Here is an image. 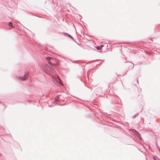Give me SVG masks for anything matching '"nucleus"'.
Masks as SVG:
<instances>
[{
  "instance_id": "f257e3e1",
  "label": "nucleus",
  "mask_w": 160,
  "mask_h": 160,
  "mask_svg": "<svg viewBox=\"0 0 160 160\" xmlns=\"http://www.w3.org/2000/svg\"><path fill=\"white\" fill-rule=\"evenodd\" d=\"M53 78V81L55 84L58 86H62V84L61 82L60 78L58 76L52 77Z\"/></svg>"
},
{
  "instance_id": "f03ea898",
  "label": "nucleus",
  "mask_w": 160,
  "mask_h": 160,
  "mask_svg": "<svg viewBox=\"0 0 160 160\" xmlns=\"http://www.w3.org/2000/svg\"><path fill=\"white\" fill-rule=\"evenodd\" d=\"M28 78V74H25L24 76L23 77L19 78L20 79L24 81L26 80V79Z\"/></svg>"
},
{
  "instance_id": "7ed1b4c3",
  "label": "nucleus",
  "mask_w": 160,
  "mask_h": 160,
  "mask_svg": "<svg viewBox=\"0 0 160 160\" xmlns=\"http://www.w3.org/2000/svg\"><path fill=\"white\" fill-rule=\"evenodd\" d=\"M64 34H66L67 35V36H68L69 37H70L73 40H74V38L70 34L67 33H64Z\"/></svg>"
},
{
  "instance_id": "20e7f679",
  "label": "nucleus",
  "mask_w": 160,
  "mask_h": 160,
  "mask_svg": "<svg viewBox=\"0 0 160 160\" xmlns=\"http://www.w3.org/2000/svg\"><path fill=\"white\" fill-rule=\"evenodd\" d=\"M46 72L47 74H51V72H50V70H49L48 68L46 69Z\"/></svg>"
},
{
  "instance_id": "39448f33",
  "label": "nucleus",
  "mask_w": 160,
  "mask_h": 160,
  "mask_svg": "<svg viewBox=\"0 0 160 160\" xmlns=\"http://www.w3.org/2000/svg\"><path fill=\"white\" fill-rule=\"evenodd\" d=\"M131 130L132 132L135 133L136 134H138V132H137L135 130L131 129Z\"/></svg>"
},
{
  "instance_id": "423d86ee",
  "label": "nucleus",
  "mask_w": 160,
  "mask_h": 160,
  "mask_svg": "<svg viewBox=\"0 0 160 160\" xmlns=\"http://www.w3.org/2000/svg\"><path fill=\"white\" fill-rule=\"evenodd\" d=\"M103 47V45H101L100 46L98 47L97 48V49L98 50H100V49L102 48V47Z\"/></svg>"
},
{
  "instance_id": "0eeeda50",
  "label": "nucleus",
  "mask_w": 160,
  "mask_h": 160,
  "mask_svg": "<svg viewBox=\"0 0 160 160\" xmlns=\"http://www.w3.org/2000/svg\"><path fill=\"white\" fill-rule=\"evenodd\" d=\"M9 25L12 27H13V26L12 25V23L11 22H10L9 23Z\"/></svg>"
},
{
  "instance_id": "6e6552de",
  "label": "nucleus",
  "mask_w": 160,
  "mask_h": 160,
  "mask_svg": "<svg viewBox=\"0 0 160 160\" xmlns=\"http://www.w3.org/2000/svg\"><path fill=\"white\" fill-rule=\"evenodd\" d=\"M46 59H49V60L51 58V57H45Z\"/></svg>"
},
{
  "instance_id": "1a4fd4ad",
  "label": "nucleus",
  "mask_w": 160,
  "mask_h": 160,
  "mask_svg": "<svg viewBox=\"0 0 160 160\" xmlns=\"http://www.w3.org/2000/svg\"><path fill=\"white\" fill-rule=\"evenodd\" d=\"M48 63H49V64H50V65H52V64L51 62H50V61H48Z\"/></svg>"
},
{
  "instance_id": "9d476101",
  "label": "nucleus",
  "mask_w": 160,
  "mask_h": 160,
  "mask_svg": "<svg viewBox=\"0 0 160 160\" xmlns=\"http://www.w3.org/2000/svg\"><path fill=\"white\" fill-rule=\"evenodd\" d=\"M153 158L154 159V160H158V158H156L155 157H154Z\"/></svg>"
}]
</instances>
